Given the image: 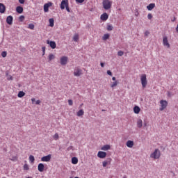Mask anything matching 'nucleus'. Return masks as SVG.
Masks as SVG:
<instances>
[{"mask_svg": "<svg viewBox=\"0 0 178 178\" xmlns=\"http://www.w3.org/2000/svg\"><path fill=\"white\" fill-rule=\"evenodd\" d=\"M113 1L111 0H103L102 6L105 10H109L112 8Z\"/></svg>", "mask_w": 178, "mask_h": 178, "instance_id": "1", "label": "nucleus"}, {"mask_svg": "<svg viewBox=\"0 0 178 178\" xmlns=\"http://www.w3.org/2000/svg\"><path fill=\"white\" fill-rule=\"evenodd\" d=\"M150 158L153 159H159L161 158V151L158 149H155L154 152L150 154Z\"/></svg>", "mask_w": 178, "mask_h": 178, "instance_id": "2", "label": "nucleus"}, {"mask_svg": "<svg viewBox=\"0 0 178 178\" xmlns=\"http://www.w3.org/2000/svg\"><path fill=\"white\" fill-rule=\"evenodd\" d=\"M74 76H75V77H80V76H83V70L79 67H75L74 69Z\"/></svg>", "mask_w": 178, "mask_h": 178, "instance_id": "3", "label": "nucleus"}, {"mask_svg": "<svg viewBox=\"0 0 178 178\" xmlns=\"http://www.w3.org/2000/svg\"><path fill=\"white\" fill-rule=\"evenodd\" d=\"M140 81H141L142 87H143V88H145L147 87V84L148 83L147 81V74H143L141 75Z\"/></svg>", "mask_w": 178, "mask_h": 178, "instance_id": "4", "label": "nucleus"}, {"mask_svg": "<svg viewBox=\"0 0 178 178\" xmlns=\"http://www.w3.org/2000/svg\"><path fill=\"white\" fill-rule=\"evenodd\" d=\"M160 108L159 111H162L164 109H166L167 106H168V101L166 100H161L160 101Z\"/></svg>", "mask_w": 178, "mask_h": 178, "instance_id": "5", "label": "nucleus"}, {"mask_svg": "<svg viewBox=\"0 0 178 178\" xmlns=\"http://www.w3.org/2000/svg\"><path fill=\"white\" fill-rule=\"evenodd\" d=\"M69 5V0H63L60 3V8L62 10Z\"/></svg>", "mask_w": 178, "mask_h": 178, "instance_id": "6", "label": "nucleus"}, {"mask_svg": "<svg viewBox=\"0 0 178 178\" xmlns=\"http://www.w3.org/2000/svg\"><path fill=\"white\" fill-rule=\"evenodd\" d=\"M163 44L164 47H167V48H170V44H169V41L168 40V36H164L163 38Z\"/></svg>", "mask_w": 178, "mask_h": 178, "instance_id": "7", "label": "nucleus"}, {"mask_svg": "<svg viewBox=\"0 0 178 178\" xmlns=\"http://www.w3.org/2000/svg\"><path fill=\"white\" fill-rule=\"evenodd\" d=\"M52 155L51 154H48L47 156H44L41 158V161L42 162H49L51 161Z\"/></svg>", "mask_w": 178, "mask_h": 178, "instance_id": "8", "label": "nucleus"}, {"mask_svg": "<svg viewBox=\"0 0 178 178\" xmlns=\"http://www.w3.org/2000/svg\"><path fill=\"white\" fill-rule=\"evenodd\" d=\"M60 65L63 66H65V65L67 64V56H63L60 59Z\"/></svg>", "mask_w": 178, "mask_h": 178, "instance_id": "9", "label": "nucleus"}, {"mask_svg": "<svg viewBox=\"0 0 178 178\" xmlns=\"http://www.w3.org/2000/svg\"><path fill=\"white\" fill-rule=\"evenodd\" d=\"M98 158H100L102 159H104V158H106V152L99 151L97 153Z\"/></svg>", "mask_w": 178, "mask_h": 178, "instance_id": "10", "label": "nucleus"}, {"mask_svg": "<svg viewBox=\"0 0 178 178\" xmlns=\"http://www.w3.org/2000/svg\"><path fill=\"white\" fill-rule=\"evenodd\" d=\"M50 6H52V3L49 2L44 5V12L47 13L49 11Z\"/></svg>", "mask_w": 178, "mask_h": 178, "instance_id": "11", "label": "nucleus"}, {"mask_svg": "<svg viewBox=\"0 0 178 178\" xmlns=\"http://www.w3.org/2000/svg\"><path fill=\"white\" fill-rule=\"evenodd\" d=\"M108 17H109V15H108V14L106 13H103L100 16V19H101V20H103V22H106V20H108Z\"/></svg>", "mask_w": 178, "mask_h": 178, "instance_id": "12", "label": "nucleus"}, {"mask_svg": "<svg viewBox=\"0 0 178 178\" xmlns=\"http://www.w3.org/2000/svg\"><path fill=\"white\" fill-rule=\"evenodd\" d=\"M112 159H107L106 161H104L102 162L103 168H106L108 165H111Z\"/></svg>", "mask_w": 178, "mask_h": 178, "instance_id": "13", "label": "nucleus"}, {"mask_svg": "<svg viewBox=\"0 0 178 178\" xmlns=\"http://www.w3.org/2000/svg\"><path fill=\"white\" fill-rule=\"evenodd\" d=\"M45 169V165L42 163H40L38 165V170L40 172H44V170Z\"/></svg>", "mask_w": 178, "mask_h": 178, "instance_id": "14", "label": "nucleus"}, {"mask_svg": "<svg viewBox=\"0 0 178 178\" xmlns=\"http://www.w3.org/2000/svg\"><path fill=\"white\" fill-rule=\"evenodd\" d=\"M47 44H49L52 49L56 48V43L54 41L47 40Z\"/></svg>", "mask_w": 178, "mask_h": 178, "instance_id": "15", "label": "nucleus"}, {"mask_svg": "<svg viewBox=\"0 0 178 178\" xmlns=\"http://www.w3.org/2000/svg\"><path fill=\"white\" fill-rule=\"evenodd\" d=\"M6 23H8L10 25L13 24V17H12V15L7 17Z\"/></svg>", "mask_w": 178, "mask_h": 178, "instance_id": "16", "label": "nucleus"}, {"mask_svg": "<svg viewBox=\"0 0 178 178\" xmlns=\"http://www.w3.org/2000/svg\"><path fill=\"white\" fill-rule=\"evenodd\" d=\"M126 145H127V147H128V148H131L132 147H134V141H133V140H128L126 143Z\"/></svg>", "mask_w": 178, "mask_h": 178, "instance_id": "17", "label": "nucleus"}, {"mask_svg": "<svg viewBox=\"0 0 178 178\" xmlns=\"http://www.w3.org/2000/svg\"><path fill=\"white\" fill-rule=\"evenodd\" d=\"M5 10H6V7L3 3H0V13H5Z\"/></svg>", "mask_w": 178, "mask_h": 178, "instance_id": "18", "label": "nucleus"}, {"mask_svg": "<svg viewBox=\"0 0 178 178\" xmlns=\"http://www.w3.org/2000/svg\"><path fill=\"white\" fill-rule=\"evenodd\" d=\"M102 151H108V149H111V145H105L101 148Z\"/></svg>", "mask_w": 178, "mask_h": 178, "instance_id": "19", "label": "nucleus"}, {"mask_svg": "<svg viewBox=\"0 0 178 178\" xmlns=\"http://www.w3.org/2000/svg\"><path fill=\"white\" fill-rule=\"evenodd\" d=\"M154 8H155V3H152L149 4L148 6H147V10H152V9H154Z\"/></svg>", "mask_w": 178, "mask_h": 178, "instance_id": "20", "label": "nucleus"}, {"mask_svg": "<svg viewBox=\"0 0 178 178\" xmlns=\"http://www.w3.org/2000/svg\"><path fill=\"white\" fill-rule=\"evenodd\" d=\"M72 163L73 165H77V163H79V159H77V157H72Z\"/></svg>", "mask_w": 178, "mask_h": 178, "instance_id": "21", "label": "nucleus"}, {"mask_svg": "<svg viewBox=\"0 0 178 178\" xmlns=\"http://www.w3.org/2000/svg\"><path fill=\"white\" fill-rule=\"evenodd\" d=\"M141 111V109L140 108V107H138V106H136L134 108V113L138 114L140 113V111Z\"/></svg>", "mask_w": 178, "mask_h": 178, "instance_id": "22", "label": "nucleus"}, {"mask_svg": "<svg viewBox=\"0 0 178 178\" xmlns=\"http://www.w3.org/2000/svg\"><path fill=\"white\" fill-rule=\"evenodd\" d=\"M137 126L139 129H141V127H143V120L141 119L138 120Z\"/></svg>", "mask_w": 178, "mask_h": 178, "instance_id": "23", "label": "nucleus"}, {"mask_svg": "<svg viewBox=\"0 0 178 178\" xmlns=\"http://www.w3.org/2000/svg\"><path fill=\"white\" fill-rule=\"evenodd\" d=\"M24 95H26V93L23 91H19L18 92L17 97L18 98H23V97H24Z\"/></svg>", "mask_w": 178, "mask_h": 178, "instance_id": "24", "label": "nucleus"}, {"mask_svg": "<svg viewBox=\"0 0 178 178\" xmlns=\"http://www.w3.org/2000/svg\"><path fill=\"white\" fill-rule=\"evenodd\" d=\"M16 10L17 13H23V7L22 6H17L16 8Z\"/></svg>", "mask_w": 178, "mask_h": 178, "instance_id": "25", "label": "nucleus"}, {"mask_svg": "<svg viewBox=\"0 0 178 178\" xmlns=\"http://www.w3.org/2000/svg\"><path fill=\"white\" fill-rule=\"evenodd\" d=\"M118 84H119V81H114L113 83L111 84V88H114V87L118 86Z\"/></svg>", "mask_w": 178, "mask_h": 178, "instance_id": "26", "label": "nucleus"}, {"mask_svg": "<svg viewBox=\"0 0 178 178\" xmlns=\"http://www.w3.org/2000/svg\"><path fill=\"white\" fill-rule=\"evenodd\" d=\"M83 115H84V110L81 109L79 110L77 113H76V115L80 117V116H83Z\"/></svg>", "mask_w": 178, "mask_h": 178, "instance_id": "27", "label": "nucleus"}, {"mask_svg": "<svg viewBox=\"0 0 178 178\" xmlns=\"http://www.w3.org/2000/svg\"><path fill=\"white\" fill-rule=\"evenodd\" d=\"M49 26L50 27H54V18H50L49 19Z\"/></svg>", "mask_w": 178, "mask_h": 178, "instance_id": "28", "label": "nucleus"}, {"mask_svg": "<svg viewBox=\"0 0 178 178\" xmlns=\"http://www.w3.org/2000/svg\"><path fill=\"white\" fill-rule=\"evenodd\" d=\"M109 37L110 35L108 33H106L103 35L102 40H104V41H106V40H109Z\"/></svg>", "mask_w": 178, "mask_h": 178, "instance_id": "29", "label": "nucleus"}, {"mask_svg": "<svg viewBox=\"0 0 178 178\" xmlns=\"http://www.w3.org/2000/svg\"><path fill=\"white\" fill-rule=\"evenodd\" d=\"M49 62H51V60H54L55 59V55L50 54L48 56Z\"/></svg>", "mask_w": 178, "mask_h": 178, "instance_id": "30", "label": "nucleus"}, {"mask_svg": "<svg viewBox=\"0 0 178 178\" xmlns=\"http://www.w3.org/2000/svg\"><path fill=\"white\" fill-rule=\"evenodd\" d=\"M29 161L31 162V163H34V161H35V159L34 158V156L30 155L29 156Z\"/></svg>", "mask_w": 178, "mask_h": 178, "instance_id": "31", "label": "nucleus"}, {"mask_svg": "<svg viewBox=\"0 0 178 178\" xmlns=\"http://www.w3.org/2000/svg\"><path fill=\"white\" fill-rule=\"evenodd\" d=\"M53 138L54 140H55L56 141L59 140V134L58 133H56L54 136H53Z\"/></svg>", "mask_w": 178, "mask_h": 178, "instance_id": "32", "label": "nucleus"}, {"mask_svg": "<svg viewBox=\"0 0 178 178\" xmlns=\"http://www.w3.org/2000/svg\"><path fill=\"white\" fill-rule=\"evenodd\" d=\"M73 40L75 42H77V41H79V34H75L73 37Z\"/></svg>", "mask_w": 178, "mask_h": 178, "instance_id": "33", "label": "nucleus"}, {"mask_svg": "<svg viewBox=\"0 0 178 178\" xmlns=\"http://www.w3.org/2000/svg\"><path fill=\"white\" fill-rule=\"evenodd\" d=\"M34 24H29L28 26V29H29L30 30H34Z\"/></svg>", "mask_w": 178, "mask_h": 178, "instance_id": "34", "label": "nucleus"}, {"mask_svg": "<svg viewBox=\"0 0 178 178\" xmlns=\"http://www.w3.org/2000/svg\"><path fill=\"white\" fill-rule=\"evenodd\" d=\"M108 31H112L113 30V26L112 25H107Z\"/></svg>", "mask_w": 178, "mask_h": 178, "instance_id": "35", "label": "nucleus"}, {"mask_svg": "<svg viewBox=\"0 0 178 178\" xmlns=\"http://www.w3.org/2000/svg\"><path fill=\"white\" fill-rule=\"evenodd\" d=\"M118 56H123V55H124V52H123L122 51H119L118 52Z\"/></svg>", "mask_w": 178, "mask_h": 178, "instance_id": "36", "label": "nucleus"}, {"mask_svg": "<svg viewBox=\"0 0 178 178\" xmlns=\"http://www.w3.org/2000/svg\"><path fill=\"white\" fill-rule=\"evenodd\" d=\"M8 55V53L6 51H3L1 53L2 58H6V56Z\"/></svg>", "mask_w": 178, "mask_h": 178, "instance_id": "37", "label": "nucleus"}, {"mask_svg": "<svg viewBox=\"0 0 178 178\" xmlns=\"http://www.w3.org/2000/svg\"><path fill=\"white\" fill-rule=\"evenodd\" d=\"M30 169V168L29 167L28 164H24V170H29Z\"/></svg>", "mask_w": 178, "mask_h": 178, "instance_id": "38", "label": "nucleus"}, {"mask_svg": "<svg viewBox=\"0 0 178 178\" xmlns=\"http://www.w3.org/2000/svg\"><path fill=\"white\" fill-rule=\"evenodd\" d=\"M147 19H149V20H151L152 19V14L149 13L147 15Z\"/></svg>", "mask_w": 178, "mask_h": 178, "instance_id": "39", "label": "nucleus"}, {"mask_svg": "<svg viewBox=\"0 0 178 178\" xmlns=\"http://www.w3.org/2000/svg\"><path fill=\"white\" fill-rule=\"evenodd\" d=\"M10 161H13V162H15V161H17V156L12 157V159H10Z\"/></svg>", "mask_w": 178, "mask_h": 178, "instance_id": "40", "label": "nucleus"}, {"mask_svg": "<svg viewBox=\"0 0 178 178\" xmlns=\"http://www.w3.org/2000/svg\"><path fill=\"white\" fill-rule=\"evenodd\" d=\"M68 104L72 106V105H73V101L72 99H69L68 100Z\"/></svg>", "mask_w": 178, "mask_h": 178, "instance_id": "41", "label": "nucleus"}, {"mask_svg": "<svg viewBox=\"0 0 178 178\" xmlns=\"http://www.w3.org/2000/svg\"><path fill=\"white\" fill-rule=\"evenodd\" d=\"M76 3H83L84 2V0H75Z\"/></svg>", "mask_w": 178, "mask_h": 178, "instance_id": "42", "label": "nucleus"}, {"mask_svg": "<svg viewBox=\"0 0 178 178\" xmlns=\"http://www.w3.org/2000/svg\"><path fill=\"white\" fill-rule=\"evenodd\" d=\"M23 20H24V16L21 15V16L19 17V21H20V22H23Z\"/></svg>", "mask_w": 178, "mask_h": 178, "instance_id": "43", "label": "nucleus"}, {"mask_svg": "<svg viewBox=\"0 0 178 178\" xmlns=\"http://www.w3.org/2000/svg\"><path fill=\"white\" fill-rule=\"evenodd\" d=\"M65 9H66L67 12L70 13V8H69V4L65 7Z\"/></svg>", "mask_w": 178, "mask_h": 178, "instance_id": "44", "label": "nucleus"}, {"mask_svg": "<svg viewBox=\"0 0 178 178\" xmlns=\"http://www.w3.org/2000/svg\"><path fill=\"white\" fill-rule=\"evenodd\" d=\"M145 37H148V35H149V31H146L145 32Z\"/></svg>", "mask_w": 178, "mask_h": 178, "instance_id": "45", "label": "nucleus"}, {"mask_svg": "<svg viewBox=\"0 0 178 178\" xmlns=\"http://www.w3.org/2000/svg\"><path fill=\"white\" fill-rule=\"evenodd\" d=\"M45 49H46L45 47H42V52H43V54H42V55H45Z\"/></svg>", "mask_w": 178, "mask_h": 178, "instance_id": "46", "label": "nucleus"}, {"mask_svg": "<svg viewBox=\"0 0 178 178\" xmlns=\"http://www.w3.org/2000/svg\"><path fill=\"white\" fill-rule=\"evenodd\" d=\"M67 149V151H72V150H73V146H70V147H68Z\"/></svg>", "mask_w": 178, "mask_h": 178, "instance_id": "47", "label": "nucleus"}, {"mask_svg": "<svg viewBox=\"0 0 178 178\" xmlns=\"http://www.w3.org/2000/svg\"><path fill=\"white\" fill-rule=\"evenodd\" d=\"M19 3H21L22 5H23V3H24V2H26V0H18Z\"/></svg>", "mask_w": 178, "mask_h": 178, "instance_id": "48", "label": "nucleus"}, {"mask_svg": "<svg viewBox=\"0 0 178 178\" xmlns=\"http://www.w3.org/2000/svg\"><path fill=\"white\" fill-rule=\"evenodd\" d=\"M40 104H41V101H40V100H37L35 102V105H40Z\"/></svg>", "mask_w": 178, "mask_h": 178, "instance_id": "49", "label": "nucleus"}, {"mask_svg": "<svg viewBox=\"0 0 178 178\" xmlns=\"http://www.w3.org/2000/svg\"><path fill=\"white\" fill-rule=\"evenodd\" d=\"M107 74H108V76H112V72H111V70H108Z\"/></svg>", "mask_w": 178, "mask_h": 178, "instance_id": "50", "label": "nucleus"}, {"mask_svg": "<svg viewBox=\"0 0 178 178\" xmlns=\"http://www.w3.org/2000/svg\"><path fill=\"white\" fill-rule=\"evenodd\" d=\"M31 101H32V104H34V102H35V98H32Z\"/></svg>", "mask_w": 178, "mask_h": 178, "instance_id": "51", "label": "nucleus"}, {"mask_svg": "<svg viewBox=\"0 0 178 178\" xmlns=\"http://www.w3.org/2000/svg\"><path fill=\"white\" fill-rule=\"evenodd\" d=\"M112 80H113V81H116V77L113 76V77H112Z\"/></svg>", "mask_w": 178, "mask_h": 178, "instance_id": "52", "label": "nucleus"}, {"mask_svg": "<svg viewBox=\"0 0 178 178\" xmlns=\"http://www.w3.org/2000/svg\"><path fill=\"white\" fill-rule=\"evenodd\" d=\"M100 66H101L102 67H104V63H100Z\"/></svg>", "mask_w": 178, "mask_h": 178, "instance_id": "53", "label": "nucleus"}, {"mask_svg": "<svg viewBox=\"0 0 178 178\" xmlns=\"http://www.w3.org/2000/svg\"><path fill=\"white\" fill-rule=\"evenodd\" d=\"M168 97H170V92H168Z\"/></svg>", "mask_w": 178, "mask_h": 178, "instance_id": "54", "label": "nucleus"}, {"mask_svg": "<svg viewBox=\"0 0 178 178\" xmlns=\"http://www.w3.org/2000/svg\"><path fill=\"white\" fill-rule=\"evenodd\" d=\"M10 80H13V77L10 76Z\"/></svg>", "mask_w": 178, "mask_h": 178, "instance_id": "55", "label": "nucleus"}, {"mask_svg": "<svg viewBox=\"0 0 178 178\" xmlns=\"http://www.w3.org/2000/svg\"><path fill=\"white\" fill-rule=\"evenodd\" d=\"M175 20H176L175 17H174V19H172V22H175Z\"/></svg>", "mask_w": 178, "mask_h": 178, "instance_id": "56", "label": "nucleus"}, {"mask_svg": "<svg viewBox=\"0 0 178 178\" xmlns=\"http://www.w3.org/2000/svg\"><path fill=\"white\" fill-rule=\"evenodd\" d=\"M83 104H81L80 105V108H81V106H83Z\"/></svg>", "mask_w": 178, "mask_h": 178, "instance_id": "57", "label": "nucleus"}, {"mask_svg": "<svg viewBox=\"0 0 178 178\" xmlns=\"http://www.w3.org/2000/svg\"><path fill=\"white\" fill-rule=\"evenodd\" d=\"M70 178H73V177H70Z\"/></svg>", "mask_w": 178, "mask_h": 178, "instance_id": "58", "label": "nucleus"}, {"mask_svg": "<svg viewBox=\"0 0 178 178\" xmlns=\"http://www.w3.org/2000/svg\"><path fill=\"white\" fill-rule=\"evenodd\" d=\"M124 178H126V177H124Z\"/></svg>", "mask_w": 178, "mask_h": 178, "instance_id": "59", "label": "nucleus"}]
</instances>
